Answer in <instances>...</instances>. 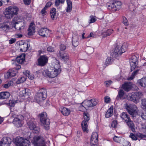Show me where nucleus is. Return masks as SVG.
Listing matches in <instances>:
<instances>
[{
  "label": "nucleus",
  "instance_id": "1",
  "mask_svg": "<svg viewBox=\"0 0 146 146\" xmlns=\"http://www.w3.org/2000/svg\"><path fill=\"white\" fill-rule=\"evenodd\" d=\"M19 11L16 6H10L6 8L3 12L5 17L7 19H11L15 15H17Z\"/></svg>",
  "mask_w": 146,
  "mask_h": 146
},
{
  "label": "nucleus",
  "instance_id": "2",
  "mask_svg": "<svg viewBox=\"0 0 146 146\" xmlns=\"http://www.w3.org/2000/svg\"><path fill=\"white\" fill-rule=\"evenodd\" d=\"M97 104V102L95 99L86 100L80 104L79 108L81 111H83L84 110H86L89 107L95 106Z\"/></svg>",
  "mask_w": 146,
  "mask_h": 146
},
{
  "label": "nucleus",
  "instance_id": "3",
  "mask_svg": "<svg viewBox=\"0 0 146 146\" xmlns=\"http://www.w3.org/2000/svg\"><path fill=\"white\" fill-rule=\"evenodd\" d=\"M47 97L46 90L43 88L40 89L35 96L34 101L39 103L45 99Z\"/></svg>",
  "mask_w": 146,
  "mask_h": 146
},
{
  "label": "nucleus",
  "instance_id": "4",
  "mask_svg": "<svg viewBox=\"0 0 146 146\" xmlns=\"http://www.w3.org/2000/svg\"><path fill=\"white\" fill-rule=\"evenodd\" d=\"M47 114L45 112H43L39 114L41 125L43 126L45 129H49V125L50 123V119L47 117Z\"/></svg>",
  "mask_w": 146,
  "mask_h": 146
},
{
  "label": "nucleus",
  "instance_id": "5",
  "mask_svg": "<svg viewBox=\"0 0 146 146\" xmlns=\"http://www.w3.org/2000/svg\"><path fill=\"white\" fill-rule=\"evenodd\" d=\"M31 142L34 146H46L44 139L40 136L34 137Z\"/></svg>",
  "mask_w": 146,
  "mask_h": 146
},
{
  "label": "nucleus",
  "instance_id": "6",
  "mask_svg": "<svg viewBox=\"0 0 146 146\" xmlns=\"http://www.w3.org/2000/svg\"><path fill=\"white\" fill-rule=\"evenodd\" d=\"M83 116L84 120L81 123L82 127L84 132L87 133L88 131V123L90 119V115L88 113L85 112L83 113Z\"/></svg>",
  "mask_w": 146,
  "mask_h": 146
},
{
  "label": "nucleus",
  "instance_id": "7",
  "mask_svg": "<svg viewBox=\"0 0 146 146\" xmlns=\"http://www.w3.org/2000/svg\"><path fill=\"white\" fill-rule=\"evenodd\" d=\"M126 48L124 44L121 46L117 45L115 48L112 56L114 58H117L119 55H120L123 53L124 52Z\"/></svg>",
  "mask_w": 146,
  "mask_h": 146
},
{
  "label": "nucleus",
  "instance_id": "8",
  "mask_svg": "<svg viewBox=\"0 0 146 146\" xmlns=\"http://www.w3.org/2000/svg\"><path fill=\"white\" fill-rule=\"evenodd\" d=\"M42 75L45 77L48 76L50 78H54L57 76L60 72L53 69L51 72H49L47 70L45 69L42 70L41 72Z\"/></svg>",
  "mask_w": 146,
  "mask_h": 146
},
{
  "label": "nucleus",
  "instance_id": "9",
  "mask_svg": "<svg viewBox=\"0 0 146 146\" xmlns=\"http://www.w3.org/2000/svg\"><path fill=\"white\" fill-rule=\"evenodd\" d=\"M15 142L17 146H29L30 143L29 140L20 137L16 138Z\"/></svg>",
  "mask_w": 146,
  "mask_h": 146
},
{
  "label": "nucleus",
  "instance_id": "10",
  "mask_svg": "<svg viewBox=\"0 0 146 146\" xmlns=\"http://www.w3.org/2000/svg\"><path fill=\"white\" fill-rule=\"evenodd\" d=\"M142 93L136 92L132 94H129L128 95L127 98L130 101H132L135 103H137L139 99L142 96Z\"/></svg>",
  "mask_w": 146,
  "mask_h": 146
},
{
  "label": "nucleus",
  "instance_id": "11",
  "mask_svg": "<svg viewBox=\"0 0 146 146\" xmlns=\"http://www.w3.org/2000/svg\"><path fill=\"white\" fill-rule=\"evenodd\" d=\"M126 109L130 115L133 117L137 114V108L136 105L130 104L126 107Z\"/></svg>",
  "mask_w": 146,
  "mask_h": 146
},
{
  "label": "nucleus",
  "instance_id": "12",
  "mask_svg": "<svg viewBox=\"0 0 146 146\" xmlns=\"http://www.w3.org/2000/svg\"><path fill=\"white\" fill-rule=\"evenodd\" d=\"M121 2L119 1H114L111 4L108 5V8L113 11L119 10L121 8Z\"/></svg>",
  "mask_w": 146,
  "mask_h": 146
},
{
  "label": "nucleus",
  "instance_id": "13",
  "mask_svg": "<svg viewBox=\"0 0 146 146\" xmlns=\"http://www.w3.org/2000/svg\"><path fill=\"white\" fill-rule=\"evenodd\" d=\"M23 117L22 115L20 116H18V117L14 118L13 121V123L14 125L17 127H21L23 124Z\"/></svg>",
  "mask_w": 146,
  "mask_h": 146
},
{
  "label": "nucleus",
  "instance_id": "14",
  "mask_svg": "<svg viewBox=\"0 0 146 146\" xmlns=\"http://www.w3.org/2000/svg\"><path fill=\"white\" fill-rule=\"evenodd\" d=\"M98 135L97 133H92L90 140V143L92 146H97L98 143Z\"/></svg>",
  "mask_w": 146,
  "mask_h": 146
},
{
  "label": "nucleus",
  "instance_id": "15",
  "mask_svg": "<svg viewBox=\"0 0 146 146\" xmlns=\"http://www.w3.org/2000/svg\"><path fill=\"white\" fill-rule=\"evenodd\" d=\"M11 142V139L9 137H4L0 142V146H9Z\"/></svg>",
  "mask_w": 146,
  "mask_h": 146
},
{
  "label": "nucleus",
  "instance_id": "16",
  "mask_svg": "<svg viewBox=\"0 0 146 146\" xmlns=\"http://www.w3.org/2000/svg\"><path fill=\"white\" fill-rule=\"evenodd\" d=\"M28 124L29 128L30 129L33 130L34 133H38L39 130V128L36 126V125L32 121H29L28 122Z\"/></svg>",
  "mask_w": 146,
  "mask_h": 146
},
{
  "label": "nucleus",
  "instance_id": "17",
  "mask_svg": "<svg viewBox=\"0 0 146 146\" xmlns=\"http://www.w3.org/2000/svg\"><path fill=\"white\" fill-rule=\"evenodd\" d=\"M39 35L44 37H47L49 36L50 33V31L46 28H42L38 31Z\"/></svg>",
  "mask_w": 146,
  "mask_h": 146
},
{
  "label": "nucleus",
  "instance_id": "18",
  "mask_svg": "<svg viewBox=\"0 0 146 146\" xmlns=\"http://www.w3.org/2000/svg\"><path fill=\"white\" fill-rule=\"evenodd\" d=\"M17 70L15 68L9 69L5 75V77L7 78H10L15 76L17 73Z\"/></svg>",
  "mask_w": 146,
  "mask_h": 146
},
{
  "label": "nucleus",
  "instance_id": "19",
  "mask_svg": "<svg viewBox=\"0 0 146 146\" xmlns=\"http://www.w3.org/2000/svg\"><path fill=\"white\" fill-rule=\"evenodd\" d=\"M48 58L45 56H41L38 59V65L41 66L45 65L47 63L48 60Z\"/></svg>",
  "mask_w": 146,
  "mask_h": 146
},
{
  "label": "nucleus",
  "instance_id": "20",
  "mask_svg": "<svg viewBox=\"0 0 146 146\" xmlns=\"http://www.w3.org/2000/svg\"><path fill=\"white\" fill-rule=\"evenodd\" d=\"M10 25V23L9 21L4 22L3 23H0V28L6 32H7L9 30Z\"/></svg>",
  "mask_w": 146,
  "mask_h": 146
},
{
  "label": "nucleus",
  "instance_id": "21",
  "mask_svg": "<svg viewBox=\"0 0 146 146\" xmlns=\"http://www.w3.org/2000/svg\"><path fill=\"white\" fill-rule=\"evenodd\" d=\"M137 61V58L136 56L133 55L132 56L131 60L130 61L131 69V71L134 70L136 67Z\"/></svg>",
  "mask_w": 146,
  "mask_h": 146
},
{
  "label": "nucleus",
  "instance_id": "22",
  "mask_svg": "<svg viewBox=\"0 0 146 146\" xmlns=\"http://www.w3.org/2000/svg\"><path fill=\"white\" fill-rule=\"evenodd\" d=\"M35 24L33 23H31L29 26L28 31V35H32L35 32Z\"/></svg>",
  "mask_w": 146,
  "mask_h": 146
},
{
  "label": "nucleus",
  "instance_id": "23",
  "mask_svg": "<svg viewBox=\"0 0 146 146\" xmlns=\"http://www.w3.org/2000/svg\"><path fill=\"white\" fill-rule=\"evenodd\" d=\"M125 93L123 90L121 89L119 90L118 92V94L116 97V99L117 100H123L125 98Z\"/></svg>",
  "mask_w": 146,
  "mask_h": 146
},
{
  "label": "nucleus",
  "instance_id": "24",
  "mask_svg": "<svg viewBox=\"0 0 146 146\" xmlns=\"http://www.w3.org/2000/svg\"><path fill=\"white\" fill-rule=\"evenodd\" d=\"M131 83H125L122 84L121 88L125 91L128 92L131 89Z\"/></svg>",
  "mask_w": 146,
  "mask_h": 146
},
{
  "label": "nucleus",
  "instance_id": "25",
  "mask_svg": "<svg viewBox=\"0 0 146 146\" xmlns=\"http://www.w3.org/2000/svg\"><path fill=\"white\" fill-rule=\"evenodd\" d=\"M60 110L62 115L65 116H68L70 113V110L65 107L61 108Z\"/></svg>",
  "mask_w": 146,
  "mask_h": 146
},
{
  "label": "nucleus",
  "instance_id": "26",
  "mask_svg": "<svg viewBox=\"0 0 146 146\" xmlns=\"http://www.w3.org/2000/svg\"><path fill=\"white\" fill-rule=\"evenodd\" d=\"M125 122L126 123L128 126L130 128L132 131L133 132H135V129L134 127V124L133 121L131 120L130 118V120L127 121H126Z\"/></svg>",
  "mask_w": 146,
  "mask_h": 146
},
{
  "label": "nucleus",
  "instance_id": "27",
  "mask_svg": "<svg viewBox=\"0 0 146 146\" xmlns=\"http://www.w3.org/2000/svg\"><path fill=\"white\" fill-rule=\"evenodd\" d=\"M10 93L8 92H0V99H3L8 98L10 96Z\"/></svg>",
  "mask_w": 146,
  "mask_h": 146
},
{
  "label": "nucleus",
  "instance_id": "28",
  "mask_svg": "<svg viewBox=\"0 0 146 146\" xmlns=\"http://www.w3.org/2000/svg\"><path fill=\"white\" fill-rule=\"evenodd\" d=\"M60 56L61 58L64 61H67L69 59V56L67 53L60 52H59Z\"/></svg>",
  "mask_w": 146,
  "mask_h": 146
},
{
  "label": "nucleus",
  "instance_id": "29",
  "mask_svg": "<svg viewBox=\"0 0 146 146\" xmlns=\"http://www.w3.org/2000/svg\"><path fill=\"white\" fill-rule=\"evenodd\" d=\"M25 54H22L19 56L17 57L16 60L17 62L19 63H22L25 60Z\"/></svg>",
  "mask_w": 146,
  "mask_h": 146
},
{
  "label": "nucleus",
  "instance_id": "30",
  "mask_svg": "<svg viewBox=\"0 0 146 146\" xmlns=\"http://www.w3.org/2000/svg\"><path fill=\"white\" fill-rule=\"evenodd\" d=\"M29 90L28 89H24L19 92V95L20 97L25 96L29 94Z\"/></svg>",
  "mask_w": 146,
  "mask_h": 146
},
{
  "label": "nucleus",
  "instance_id": "31",
  "mask_svg": "<svg viewBox=\"0 0 146 146\" xmlns=\"http://www.w3.org/2000/svg\"><path fill=\"white\" fill-rule=\"evenodd\" d=\"M113 106H111L106 112L105 114V117L107 118L113 115Z\"/></svg>",
  "mask_w": 146,
  "mask_h": 146
},
{
  "label": "nucleus",
  "instance_id": "32",
  "mask_svg": "<svg viewBox=\"0 0 146 146\" xmlns=\"http://www.w3.org/2000/svg\"><path fill=\"white\" fill-rule=\"evenodd\" d=\"M78 38V36H74L72 37V44L74 47H76L79 44Z\"/></svg>",
  "mask_w": 146,
  "mask_h": 146
},
{
  "label": "nucleus",
  "instance_id": "33",
  "mask_svg": "<svg viewBox=\"0 0 146 146\" xmlns=\"http://www.w3.org/2000/svg\"><path fill=\"white\" fill-rule=\"evenodd\" d=\"M120 117L122 119L124 120L125 122L130 120V118L126 113L123 112L120 115Z\"/></svg>",
  "mask_w": 146,
  "mask_h": 146
},
{
  "label": "nucleus",
  "instance_id": "34",
  "mask_svg": "<svg viewBox=\"0 0 146 146\" xmlns=\"http://www.w3.org/2000/svg\"><path fill=\"white\" fill-rule=\"evenodd\" d=\"M113 60L114 59L113 56L108 57L106 59L104 64L106 66L110 65L112 63Z\"/></svg>",
  "mask_w": 146,
  "mask_h": 146
},
{
  "label": "nucleus",
  "instance_id": "35",
  "mask_svg": "<svg viewBox=\"0 0 146 146\" xmlns=\"http://www.w3.org/2000/svg\"><path fill=\"white\" fill-rule=\"evenodd\" d=\"M67 7L66 9V11L67 12H70L72 11V2L70 0H66Z\"/></svg>",
  "mask_w": 146,
  "mask_h": 146
},
{
  "label": "nucleus",
  "instance_id": "36",
  "mask_svg": "<svg viewBox=\"0 0 146 146\" xmlns=\"http://www.w3.org/2000/svg\"><path fill=\"white\" fill-rule=\"evenodd\" d=\"M138 83L141 86L146 87V77L139 80Z\"/></svg>",
  "mask_w": 146,
  "mask_h": 146
},
{
  "label": "nucleus",
  "instance_id": "37",
  "mask_svg": "<svg viewBox=\"0 0 146 146\" xmlns=\"http://www.w3.org/2000/svg\"><path fill=\"white\" fill-rule=\"evenodd\" d=\"M20 50L22 52H25L28 50V44L26 43H24L21 45L20 46Z\"/></svg>",
  "mask_w": 146,
  "mask_h": 146
},
{
  "label": "nucleus",
  "instance_id": "38",
  "mask_svg": "<svg viewBox=\"0 0 146 146\" xmlns=\"http://www.w3.org/2000/svg\"><path fill=\"white\" fill-rule=\"evenodd\" d=\"M56 9L53 8L52 9L50 12V14L51 18L53 20L56 16Z\"/></svg>",
  "mask_w": 146,
  "mask_h": 146
},
{
  "label": "nucleus",
  "instance_id": "39",
  "mask_svg": "<svg viewBox=\"0 0 146 146\" xmlns=\"http://www.w3.org/2000/svg\"><path fill=\"white\" fill-rule=\"evenodd\" d=\"M114 141L116 142L119 143H122L123 140H124V139L121 137H118L117 136H115L113 137Z\"/></svg>",
  "mask_w": 146,
  "mask_h": 146
},
{
  "label": "nucleus",
  "instance_id": "40",
  "mask_svg": "<svg viewBox=\"0 0 146 146\" xmlns=\"http://www.w3.org/2000/svg\"><path fill=\"white\" fill-rule=\"evenodd\" d=\"M17 19L18 18L17 17H15L13 18L12 21V23L14 25V27L16 29H17L16 25L19 24L17 21Z\"/></svg>",
  "mask_w": 146,
  "mask_h": 146
},
{
  "label": "nucleus",
  "instance_id": "41",
  "mask_svg": "<svg viewBox=\"0 0 146 146\" xmlns=\"http://www.w3.org/2000/svg\"><path fill=\"white\" fill-rule=\"evenodd\" d=\"M18 112L16 110L11 112L10 113V115L11 117L13 118L18 117V116H20L21 115H18Z\"/></svg>",
  "mask_w": 146,
  "mask_h": 146
},
{
  "label": "nucleus",
  "instance_id": "42",
  "mask_svg": "<svg viewBox=\"0 0 146 146\" xmlns=\"http://www.w3.org/2000/svg\"><path fill=\"white\" fill-rule=\"evenodd\" d=\"M141 108L146 111V99H144L142 100Z\"/></svg>",
  "mask_w": 146,
  "mask_h": 146
},
{
  "label": "nucleus",
  "instance_id": "43",
  "mask_svg": "<svg viewBox=\"0 0 146 146\" xmlns=\"http://www.w3.org/2000/svg\"><path fill=\"white\" fill-rule=\"evenodd\" d=\"M26 80V78L24 77H21L17 81V84H19L22 83L25 81Z\"/></svg>",
  "mask_w": 146,
  "mask_h": 146
},
{
  "label": "nucleus",
  "instance_id": "44",
  "mask_svg": "<svg viewBox=\"0 0 146 146\" xmlns=\"http://www.w3.org/2000/svg\"><path fill=\"white\" fill-rule=\"evenodd\" d=\"M90 20L89 21V24L94 23L96 21V19L95 17L93 16H90Z\"/></svg>",
  "mask_w": 146,
  "mask_h": 146
},
{
  "label": "nucleus",
  "instance_id": "45",
  "mask_svg": "<svg viewBox=\"0 0 146 146\" xmlns=\"http://www.w3.org/2000/svg\"><path fill=\"white\" fill-rule=\"evenodd\" d=\"M65 0H56L55 2V5L56 6L58 7L60 4H63L64 3Z\"/></svg>",
  "mask_w": 146,
  "mask_h": 146
},
{
  "label": "nucleus",
  "instance_id": "46",
  "mask_svg": "<svg viewBox=\"0 0 146 146\" xmlns=\"http://www.w3.org/2000/svg\"><path fill=\"white\" fill-rule=\"evenodd\" d=\"M60 66L59 63H58L56 64H55L54 66V70L58 71L60 72L61 69H60Z\"/></svg>",
  "mask_w": 146,
  "mask_h": 146
},
{
  "label": "nucleus",
  "instance_id": "47",
  "mask_svg": "<svg viewBox=\"0 0 146 146\" xmlns=\"http://www.w3.org/2000/svg\"><path fill=\"white\" fill-rule=\"evenodd\" d=\"M139 70H137L133 73H132L131 75V76L129 78V80H132L133 79L134 77L137 74V73L139 71Z\"/></svg>",
  "mask_w": 146,
  "mask_h": 146
},
{
  "label": "nucleus",
  "instance_id": "48",
  "mask_svg": "<svg viewBox=\"0 0 146 146\" xmlns=\"http://www.w3.org/2000/svg\"><path fill=\"white\" fill-rule=\"evenodd\" d=\"M17 103L16 101L15 100H10L9 101V104L11 107H13L15 104Z\"/></svg>",
  "mask_w": 146,
  "mask_h": 146
},
{
  "label": "nucleus",
  "instance_id": "49",
  "mask_svg": "<svg viewBox=\"0 0 146 146\" xmlns=\"http://www.w3.org/2000/svg\"><path fill=\"white\" fill-rule=\"evenodd\" d=\"M123 23L125 25H127L129 24V23L126 18L124 17H122Z\"/></svg>",
  "mask_w": 146,
  "mask_h": 146
},
{
  "label": "nucleus",
  "instance_id": "50",
  "mask_svg": "<svg viewBox=\"0 0 146 146\" xmlns=\"http://www.w3.org/2000/svg\"><path fill=\"white\" fill-rule=\"evenodd\" d=\"M122 143L123 146H130V143L128 141H125L124 139L123 140Z\"/></svg>",
  "mask_w": 146,
  "mask_h": 146
},
{
  "label": "nucleus",
  "instance_id": "51",
  "mask_svg": "<svg viewBox=\"0 0 146 146\" xmlns=\"http://www.w3.org/2000/svg\"><path fill=\"white\" fill-rule=\"evenodd\" d=\"M13 85V82L12 81H10L7 84H5L3 85V87L6 88H7Z\"/></svg>",
  "mask_w": 146,
  "mask_h": 146
},
{
  "label": "nucleus",
  "instance_id": "52",
  "mask_svg": "<svg viewBox=\"0 0 146 146\" xmlns=\"http://www.w3.org/2000/svg\"><path fill=\"white\" fill-rule=\"evenodd\" d=\"M139 115L143 119H146V113L140 112L139 113Z\"/></svg>",
  "mask_w": 146,
  "mask_h": 146
},
{
  "label": "nucleus",
  "instance_id": "53",
  "mask_svg": "<svg viewBox=\"0 0 146 146\" xmlns=\"http://www.w3.org/2000/svg\"><path fill=\"white\" fill-rule=\"evenodd\" d=\"M117 121L115 120H113L111 124V125L113 128H115L117 127Z\"/></svg>",
  "mask_w": 146,
  "mask_h": 146
},
{
  "label": "nucleus",
  "instance_id": "54",
  "mask_svg": "<svg viewBox=\"0 0 146 146\" xmlns=\"http://www.w3.org/2000/svg\"><path fill=\"white\" fill-rule=\"evenodd\" d=\"M105 102L106 103H109L110 101V98L108 96H106L104 98Z\"/></svg>",
  "mask_w": 146,
  "mask_h": 146
},
{
  "label": "nucleus",
  "instance_id": "55",
  "mask_svg": "<svg viewBox=\"0 0 146 146\" xmlns=\"http://www.w3.org/2000/svg\"><path fill=\"white\" fill-rule=\"evenodd\" d=\"M60 50L59 52H62L66 49V46L64 44H61L60 46Z\"/></svg>",
  "mask_w": 146,
  "mask_h": 146
},
{
  "label": "nucleus",
  "instance_id": "56",
  "mask_svg": "<svg viewBox=\"0 0 146 146\" xmlns=\"http://www.w3.org/2000/svg\"><path fill=\"white\" fill-rule=\"evenodd\" d=\"M138 137L140 138H141L142 139H145V138L146 137V135H143L141 133H139L138 134Z\"/></svg>",
  "mask_w": 146,
  "mask_h": 146
},
{
  "label": "nucleus",
  "instance_id": "57",
  "mask_svg": "<svg viewBox=\"0 0 146 146\" xmlns=\"http://www.w3.org/2000/svg\"><path fill=\"white\" fill-rule=\"evenodd\" d=\"M133 140H137V137L134 135V134L132 133H131L129 136Z\"/></svg>",
  "mask_w": 146,
  "mask_h": 146
},
{
  "label": "nucleus",
  "instance_id": "58",
  "mask_svg": "<svg viewBox=\"0 0 146 146\" xmlns=\"http://www.w3.org/2000/svg\"><path fill=\"white\" fill-rule=\"evenodd\" d=\"M112 81L111 80H109L105 82L104 84L107 87L109 86L111 83Z\"/></svg>",
  "mask_w": 146,
  "mask_h": 146
},
{
  "label": "nucleus",
  "instance_id": "59",
  "mask_svg": "<svg viewBox=\"0 0 146 146\" xmlns=\"http://www.w3.org/2000/svg\"><path fill=\"white\" fill-rule=\"evenodd\" d=\"M47 51L50 52H54V49L53 47L51 46H49L48 47L47 49Z\"/></svg>",
  "mask_w": 146,
  "mask_h": 146
},
{
  "label": "nucleus",
  "instance_id": "60",
  "mask_svg": "<svg viewBox=\"0 0 146 146\" xmlns=\"http://www.w3.org/2000/svg\"><path fill=\"white\" fill-rule=\"evenodd\" d=\"M23 74L27 76H29L30 74V72L28 70H25L23 72Z\"/></svg>",
  "mask_w": 146,
  "mask_h": 146
},
{
  "label": "nucleus",
  "instance_id": "61",
  "mask_svg": "<svg viewBox=\"0 0 146 146\" xmlns=\"http://www.w3.org/2000/svg\"><path fill=\"white\" fill-rule=\"evenodd\" d=\"M113 31L112 29H110L108 30L106 32L107 33L108 35L109 36L113 32Z\"/></svg>",
  "mask_w": 146,
  "mask_h": 146
},
{
  "label": "nucleus",
  "instance_id": "62",
  "mask_svg": "<svg viewBox=\"0 0 146 146\" xmlns=\"http://www.w3.org/2000/svg\"><path fill=\"white\" fill-rule=\"evenodd\" d=\"M23 1L25 5H28L30 3L31 0H24Z\"/></svg>",
  "mask_w": 146,
  "mask_h": 146
},
{
  "label": "nucleus",
  "instance_id": "63",
  "mask_svg": "<svg viewBox=\"0 0 146 146\" xmlns=\"http://www.w3.org/2000/svg\"><path fill=\"white\" fill-rule=\"evenodd\" d=\"M101 35L103 37H105L109 36L108 34H107V33H106V32H103L102 33Z\"/></svg>",
  "mask_w": 146,
  "mask_h": 146
},
{
  "label": "nucleus",
  "instance_id": "64",
  "mask_svg": "<svg viewBox=\"0 0 146 146\" xmlns=\"http://www.w3.org/2000/svg\"><path fill=\"white\" fill-rule=\"evenodd\" d=\"M88 49L89 51V52L90 53H92L94 51V49L92 47H89Z\"/></svg>",
  "mask_w": 146,
  "mask_h": 146
}]
</instances>
